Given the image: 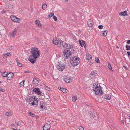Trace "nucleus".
Instances as JSON below:
<instances>
[{
	"label": "nucleus",
	"mask_w": 130,
	"mask_h": 130,
	"mask_svg": "<svg viewBox=\"0 0 130 130\" xmlns=\"http://www.w3.org/2000/svg\"><path fill=\"white\" fill-rule=\"evenodd\" d=\"M0 72H1L0 71Z\"/></svg>",
	"instance_id": "nucleus-63"
},
{
	"label": "nucleus",
	"mask_w": 130,
	"mask_h": 130,
	"mask_svg": "<svg viewBox=\"0 0 130 130\" xmlns=\"http://www.w3.org/2000/svg\"><path fill=\"white\" fill-rule=\"evenodd\" d=\"M88 115L90 116V117L92 118H94L95 117V114L91 111L89 112Z\"/></svg>",
	"instance_id": "nucleus-17"
},
{
	"label": "nucleus",
	"mask_w": 130,
	"mask_h": 130,
	"mask_svg": "<svg viewBox=\"0 0 130 130\" xmlns=\"http://www.w3.org/2000/svg\"><path fill=\"white\" fill-rule=\"evenodd\" d=\"M10 18L11 20L13 21L15 19H16V17L15 16L11 15L10 16Z\"/></svg>",
	"instance_id": "nucleus-29"
},
{
	"label": "nucleus",
	"mask_w": 130,
	"mask_h": 130,
	"mask_svg": "<svg viewBox=\"0 0 130 130\" xmlns=\"http://www.w3.org/2000/svg\"><path fill=\"white\" fill-rule=\"evenodd\" d=\"M72 53L71 51L68 52L64 51L63 52V57L65 59L69 58L71 57Z\"/></svg>",
	"instance_id": "nucleus-5"
},
{
	"label": "nucleus",
	"mask_w": 130,
	"mask_h": 130,
	"mask_svg": "<svg viewBox=\"0 0 130 130\" xmlns=\"http://www.w3.org/2000/svg\"><path fill=\"white\" fill-rule=\"evenodd\" d=\"M65 2H67L68 1V0H64Z\"/></svg>",
	"instance_id": "nucleus-58"
},
{
	"label": "nucleus",
	"mask_w": 130,
	"mask_h": 130,
	"mask_svg": "<svg viewBox=\"0 0 130 130\" xmlns=\"http://www.w3.org/2000/svg\"><path fill=\"white\" fill-rule=\"evenodd\" d=\"M126 50H130V46L127 45L126 46Z\"/></svg>",
	"instance_id": "nucleus-33"
},
{
	"label": "nucleus",
	"mask_w": 130,
	"mask_h": 130,
	"mask_svg": "<svg viewBox=\"0 0 130 130\" xmlns=\"http://www.w3.org/2000/svg\"><path fill=\"white\" fill-rule=\"evenodd\" d=\"M122 122L123 123V124L124 123V121L123 120L122 121Z\"/></svg>",
	"instance_id": "nucleus-55"
},
{
	"label": "nucleus",
	"mask_w": 130,
	"mask_h": 130,
	"mask_svg": "<svg viewBox=\"0 0 130 130\" xmlns=\"http://www.w3.org/2000/svg\"><path fill=\"white\" fill-rule=\"evenodd\" d=\"M53 43L55 45L60 44L61 46V45H63V42L61 40H59L58 39L54 38L53 40Z\"/></svg>",
	"instance_id": "nucleus-6"
},
{
	"label": "nucleus",
	"mask_w": 130,
	"mask_h": 130,
	"mask_svg": "<svg viewBox=\"0 0 130 130\" xmlns=\"http://www.w3.org/2000/svg\"><path fill=\"white\" fill-rule=\"evenodd\" d=\"M61 46L62 50H64V51L68 52V51H71L72 50L73 45H69L66 44L64 45H61Z\"/></svg>",
	"instance_id": "nucleus-4"
},
{
	"label": "nucleus",
	"mask_w": 130,
	"mask_h": 130,
	"mask_svg": "<svg viewBox=\"0 0 130 130\" xmlns=\"http://www.w3.org/2000/svg\"><path fill=\"white\" fill-rule=\"evenodd\" d=\"M42 8L43 10L46 9L47 7V5L46 4H44L42 5Z\"/></svg>",
	"instance_id": "nucleus-28"
},
{
	"label": "nucleus",
	"mask_w": 130,
	"mask_h": 130,
	"mask_svg": "<svg viewBox=\"0 0 130 130\" xmlns=\"http://www.w3.org/2000/svg\"><path fill=\"white\" fill-rule=\"evenodd\" d=\"M17 64L19 67H21L22 66V64L18 62H17Z\"/></svg>",
	"instance_id": "nucleus-34"
},
{
	"label": "nucleus",
	"mask_w": 130,
	"mask_h": 130,
	"mask_svg": "<svg viewBox=\"0 0 130 130\" xmlns=\"http://www.w3.org/2000/svg\"><path fill=\"white\" fill-rule=\"evenodd\" d=\"M11 126L12 127H13L14 126V125L13 124H12L11 125Z\"/></svg>",
	"instance_id": "nucleus-56"
},
{
	"label": "nucleus",
	"mask_w": 130,
	"mask_h": 130,
	"mask_svg": "<svg viewBox=\"0 0 130 130\" xmlns=\"http://www.w3.org/2000/svg\"><path fill=\"white\" fill-rule=\"evenodd\" d=\"M104 98L107 100H109L111 98V96L109 95L106 94L104 96Z\"/></svg>",
	"instance_id": "nucleus-22"
},
{
	"label": "nucleus",
	"mask_w": 130,
	"mask_h": 130,
	"mask_svg": "<svg viewBox=\"0 0 130 130\" xmlns=\"http://www.w3.org/2000/svg\"><path fill=\"white\" fill-rule=\"evenodd\" d=\"M116 47L117 48H119V47L118 46H117Z\"/></svg>",
	"instance_id": "nucleus-59"
},
{
	"label": "nucleus",
	"mask_w": 130,
	"mask_h": 130,
	"mask_svg": "<svg viewBox=\"0 0 130 130\" xmlns=\"http://www.w3.org/2000/svg\"><path fill=\"white\" fill-rule=\"evenodd\" d=\"M14 74L12 73H9L7 75V78L8 80H10L14 77Z\"/></svg>",
	"instance_id": "nucleus-8"
},
{
	"label": "nucleus",
	"mask_w": 130,
	"mask_h": 130,
	"mask_svg": "<svg viewBox=\"0 0 130 130\" xmlns=\"http://www.w3.org/2000/svg\"><path fill=\"white\" fill-rule=\"evenodd\" d=\"M129 117H130V116H129Z\"/></svg>",
	"instance_id": "nucleus-62"
},
{
	"label": "nucleus",
	"mask_w": 130,
	"mask_h": 130,
	"mask_svg": "<svg viewBox=\"0 0 130 130\" xmlns=\"http://www.w3.org/2000/svg\"><path fill=\"white\" fill-rule=\"evenodd\" d=\"M14 48V47L13 46H10L9 47V49H12Z\"/></svg>",
	"instance_id": "nucleus-45"
},
{
	"label": "nucleus",
	"mask_w": 130,
	"mask_h": 130,
	"mask_svg": "<svg viewBox=\"0 0 130 130\" xmlns=\"http://www.w3.org/2000/svg\"><path fill=\"white\" fill-rule=\"evenodd\" d=\"M127 53L128 54V56L129 57L130 56V52H127Z\"/></svg>",
	"instance_id": "nucleus-49"
},
{
	"label": "nucleus",
	"mask_w": 130,
	"mask_h": 130,
	"mask_svg": "<svg viewBox=\"0 0 130 130\" xmlns=\"http://www.w3.org/2000/svg\"><path fill=\"white\" fill-rule=\"evenodd\" d=\"M31 55L29 58L28 60L32 63H34L35 62L36 59L40 56L39 51L37 48H33L31 50Z\"/></svg>",
	"instance_id": "nucleus-1"
},
{
	"label": "nucleus",
	"mask_w": 130,
	"mask_h": 130,
	"mask_svg": "<svg viewBox=\"0 0 130 130\" xmlns=\"http://www.w3.org/2000/svg\"><path fill=\"white\" fill-rule=\"evenodd\" d=\"M79 130H84L83 127L82 126H80L79 128Z\"/></svg>",
	"instance_id": "nucleus-44"
},
{
	"label": "nucleus",
	"mask_w": 130,
	"mask_h": 130,
	"mask_svg": "<svg viewBox=\"0 0 130 130\" xmlns=\"http://www.w3.org/2000/svg\"><path fill=\"white\" fill-rule=\"evenodd\" d=\"M50 128V125L48 124H46L43 127V130H48Z\"/></svg>",
	"instance_id": "nucleus-11"
},
{
	"label": "nucleus",
	"mask_w": 130,
	"mask_h": 130,
	"mask_svg": "<svg viewBox=\"0 0 130 130\" xmlns=\"http://www.w3.org/2000/svg\"><path fill=\"white\" fill-rule=\"evenodd\" d=\"M30 99L31 100L34 101L35 102H38L39 101L38 98H37L36 97L34 96H33L31 97L30 98Z\"/></svg>",
	"instance_id": "nucleus-19"
},
{
	"label": "nucleus",
	"mask_w": 130,
	"mask_h": 130,
	"mask_svg": "<svg viewBox=\"0 0 130 130\" xmlns=\"http://www.w3.org/2000/svg\"><path fill=\"white\" fill-rule=\"evenodd\" d=\"M9 112H6L5 114L7 116H8L9 115Z\"/></svg>",
	"instance_id": "nucleus-50"
},
{
	"label": "nucleus",
	"mask_w": 130,
	"mask_h": 130,
	"mask_svg": "<svg viewBox=\"0 0 130 130\" xmlns=\"http://www.w3.org/2000/svg\"><path fill=\"white\" fill-rule=\"evenodd\" d=\"M53 18L55 21H56L57 20V17L55 16H53Z\"/></svg>",
	"instance_id": "nucleus-38"
},
{
	"label": "nucleus",
	"mask_w": 130,
	"mask_h": 130,
	"mask_svg": "<svg viewBox=\"0 0 130 130\" xmlns=\"http://www.w3.org/2000/svg\"><path fill=\"white\" fill-rule=\"evenodd\" d=\"M13 21L15 22L19 23L20 21V19L16 17V19H15Z\"/></svg>",
	"instance_id": "nucleus-25"
},
{
	"label": "nucleus",
	"mask_w": 130,
	"mask_h": 130,
	"mask_svg": "<svg viewBox=\"0 0 130 130\" xmlns=\"http://www.w3.org/2000/svg\"><path fill=\"white\" fill-rule=\"evenodd\" d=\"M107 31L105 30L104 31H102V34L104 36H106L107 34Z\"/></svg>",
	"instance_id": "nucleus-30"
},
{
	"label": "nucleus",
	"mask_w": 130,
	"mask_h": 130,
	"mask_svg": "<svg viewBox=\"0 0 130 130\" xmlns=\"http://www.w3.org/2000/svg\"><path fill=\"white\" fill-rule=\"evenodd\" d=\"M45 104L44 102L43 101L41 102L40 103V108L42 109H45Z\"/></svg>",
	"instance_id": "nucleus-16"
},
{
	"label": "nucleus",
	"mask_w": 130,
	"mask_h": 130,
	"mask_svg": "<svg viewBox=\"0 0 130 130\" xmlns=\"http://www.w3.org/2000/svg\"><path fill=\"white\" fill-rule=\"evenodd\" d=\"M79 42L82 47L83 46V45L85 43V41L83 40L81 41L80 40H79Z\"/></svg>",
	"instance_id": "nucleus-24"
},
{
	"label": "nucleus",
	"mask_w": 130,
	"mask_h": 130,
	"mask_svg": "<svg viewBox=\"0 0 130 130\" xmlns=\"http://www.w3.org/2000/svg\"><path fill=\"white\" fill-rule=\"evenodd\" d=\"M1 75L2 77H6L8 75V73L6 71L3 72H1Z\"/></svg>",
	"instance_id": "nucleus-20"
},
{
	"label": "nucleus",
	"mask_w": 130,
	"mask_h": 130,
	"mask_svg": "<svg viewBox=\"0 0 130 130\" xmlns=\"http://www.w3.org/2000/svg\"><path fill=\"white\" fill-rule=\"evenodd\" d=\"M25 82V80H24L20 82L19 83L20 86L21 87L24 86V84Z\"/></svg>",
	"instance_id": "nucleus-27"
},
{
	"label": "nucleus",
	"mask_w": 130,
	"mask_h": 130,
	"mask_svg": "<svg viewBox=\"0 0 130 130\" xmlns=\"http://www.w3.org/2000/svg\"><path fill=\"white\" fill-rule=\"evenodd\" d=\"M35 24L38 27H41V25L39 20H37L35 21Z\"/></svg>",
	"instance_id": "nucleus-21"
},
{
	"label": "nucleus",
	"mask_w": 130,
	"mask_h": 130,
	"mask_svg": "<svg viewBox=\"0 0 130 130\" xmlns=\"http://www.w3.org/2000/svg\"><path fill=\"white\" fill-rule=\"evenodd\" d=\"M12 129H13L14 130H19V129H15L14 128H12Z\"/></svg>",
	"instance_id": "nucleus-57"
},
{
	"label": "nucleus",
	"mask_w": 130,
	"mask_h": 130,
	"mask_svg": "<svg viewBox=\"0 0 130 130\" xmlns=\"http://www.w3.org/2000/svg\"><path fill=\"white\" fill-rule=\"evenodd\" d=\"M88 26L89 27H92L93 25V21L91 20H89L87 21Z\"/></svg>",
	"instance_id": "nucleus-12"
},
{
	"label": "nucleus",
	"mask_w": 130,
	"mask_h": 130,
	"mask_svg": "<svg viewBox=\"0 0 130 130\" xmlns=\"http://www.w3.org/2000/svg\"><path fill=\"white\" fill-rule=\"evenodd\" d=\"M127 43L128 44L130 43V40H128L127 42Z\"/></svg>",
	"instance_id": "nucleus-51"
},
{
	"label": "nucleus",
	"mask_w": 130,
	"mask_h": 130,
	"mask_svg": "<svg viewBox=\"0 0 130 130\" xmlns=\"http://www.w3.org/2000/svg\"><path fill=\"white\" fill-rule=\"evenodd\" d=\"M33 101V102H32L31 104L32 105H35L37 106V105L38 104V102H36L34 101Z\"/></svg>",
	"instance_id": "nucleus-32"
},
{
	"label": "nucleus",
	"mask_w": 130,
	"mask_h": 130,
	"mask_svg": "<svg viewBox=\"0 0 130 130\" xmlns=\"http://www.w3.org/2000/svg\"><path fill=\"white\" fill-rule=\"evenodd\" d=\"M65 81L67 83H69L71 80V77L68 75L64 79Z\"/></svg>",
	"instance_id": "nucleus-14"
},
{
	"label": "nucleus",
	"mask_w": 130,
	"mask_h": 130,
	"mask_svg": "<svg viewBox=\"0 0 130 130\" xmlns=\"http://www.w3.org/2000/svg\"><path fill=\"white\" fill-rule=\"evenodd\" d=\"M48 123H50V121H48Z\"/></svg>",
	"instance_id": "nucleus-61"
},
{
	"label": "nucleus",
	"mask_w": 130,
	"mask_h": 130,
	"mask_svg": "<svg viewBox=\"0 0 130 130\" xmlns=\"http://www.w3.org/2000/svg\"><path fill=\"white\" fill-rule=\"evenodd\" d=\"M33 81L34 82V84H38L39 82V79L36 77H34V78Z\"/></svg>",
	"instance_id": "nucleus-18"
},
{
	"label": "nucleus",
	"mask_w": 130,
	"mask_h": 130,
	"mask_svg": "<svg viewBox=\"0 0 130 130\" xmlns=\"http://www.w3.org/2000/svg\"><path fill=\"white\" fill-rule=\"evenodd\" d=\"M6 12V11L4 10H2L1 11V13L2 14Z\"/></svg>",
	"instance_id": "nucleus-48"
},
{
	"label": "nucleus",
	"mask_w": 130,
	"mask_h": 130,
	"mask_svg": "<svg viewBox=\"0 0 130 130\" xmlns=\"http://www.w3.org/2000/svg\"><path fill=\"white\" fill-rule=\"evenodd\" d=\"M46 89L48 91H50L51 90L47 86H46L45 87Z\"/></svg>",
	"instance_id": "nucleus-41"
},
{
	"label": "nucleus",
	"mask_w": 130,
	"mask_h": 130,
	"mask_svg": "<svg viewBox=\"0 0 130 130\" xmlns=\"http://www.w3.org/2000/svg\"><path fill=\"white\" fill-rule=\"evenodd\" d=\"M70 62L73 66H76L79 63V58L76 57H72L70 59Z\"/></svg>",
	"instance_id": "nucleus-3"
},
{
	"label": "nucleus",
	"mask_w": 130,
	"mask_h": 130,
	"mask_svg": "<svg viewBox=\"0 0 130 130\" xmlns=\"http://www.w3.org/2000/svg\"><path fill=\"white\" fill-rule=\"evenodd\" d=\"M73 38L74 39V40L75 41H76L77 40L76 38L75 37H73Z\"/></svg>",
	"instance_id": "nucleus-52"
},
{
	"label": "nucleus",
	"mask_w": 130,
	"mask_h": 130,
	"mask_svg": "<svg viewBox=\"0 0 130 130\" xmlns=\"http://www.w3.org/2000/svg\"><path fill=\"white\" fill-rule=\"evenodd\" d=\"M86 59L89 62H90L92 59L91 56L88 53L86 55Z\"/></svg>",
	"instance_id": "nucleus-13"
},
{
	"label": "nucleus",
	"mask_w": 130,
	"mask_h": 130,
	"mask_svg": "<svg viewBox=\"0 0 130 130\" xmlns=\"http://www.w3.org/2000/svg\"><path fill=\"white\" fill-rule=\"evenodd\" d=\"M123 67H125V68H126V67H125V66H123Z\"/></svg>",
	"instance_id": "nucleus-60"
},
{
	"label": "nucleus",
	"mask_w": 130,
	"mask_h": 130,
	"mask_svg": "<svg viewBox=\"0 0 130 130\" xmlns=\"http://www.w3.org/2000/svg\"><path fill=\"white\" fill-rule=\"evenodd\" d=\"M93 90L95 92V94L96 95H100L103 93L101 87L98 84H94Z\"/></svg>",
	"instance_id": "nucleus-2"
},
{
	"label": "nucleus",
	"mask_w": 130,
	"mask_h": 130,
	"mask_svg": "<svg viewBox=\"0 0 130 130\" xmlns=\"http://www.w3.org/2000/svg\"><path fill=\"white\" fill-rule=\"evenodd\" d=\"M6 56H11V54L9 52H8L6 54Z\"/></svg>",
	"instance_id": "nucleus-40"
},
{
	"label": "nucleus",
	"mask_w": 130,
	"mask_h": 130,
	"mask_svg": "<svg viewBox=\"0 0 130 130\" xmlns=\"http://www.w3.org/2000/svg\"><path fill=\"white\" fill-rule=\"evenodd\" d=\"M119 15L120 16H123L128 15V14L127 13V11H125L123 12H120L119 13Z\"/></svg>",
	"instance_id": "nucleus-15"
},
{
	"label": "nucleus",
	"mask_w": 130,
	"mask_h": 130,
	"mask_svg": "<svg viewBox=\"0 0 130 130\" xmlns=\"http://www.w3.org/2000/svg\"><path fill=\"white\" fill-rule=\"evenodd\" d=\"M18 28H16L13 32L9 33L10 36V37H13L15 35L17 32V30H18Z\"/></svg>",
	"instance_id": "nucleus-9"
},
{
	"label": "nucleus",
	"mask_w": 130,
	"mask_h": 130,
	"mask_svg": "<svg viewBox=\"0 0 130 130\" xmlns=\"http://www.w3.org/2000/svg\"><path fill=\"white\" fill-rule=\"evenodd\" d=\"M77 98L74 96H73L72 98V101L73 102H75L77 99Z\"/></svg>",
	"instance_id": "nucleus-31"
},
{
	"label": "nucleus",
	"mask_w": 130,
	"mask_h": 130,
	"mask_svg": "<svg viewBox=\"0 0 130 130\" xmlns=\"http://www.w3.org/2000/svg\"><path fill=\"white\" fill-rule=\"evenodd\" d=\"M24 72L25 73H29L30 72L28 71H24Z\"/></svg>",
	"instance_id": "nucleus-46"
},
{
	"label": "nucleus",
	"mask_w": 130,
	"mask_h": 130,
	"mask_svg": "<svg viewBox=\"0 0 130 130\" xmlns=\"http://www.w3.org/2000/svg\"><path fill=\"white\" fill-rule=\"evenodd\" d=\"M95 61L97 63H99V59L98 58H96L95 59Z\"/></svg>",
	"instance_id": "nucleus-39"
},
{
	"label": "nucleus",
	"mask_w": 130,
	"mask_h": 130,
	"mask_svg": "<svg viewBox=\"0 0 130 130\" xmlns=\"http://www.w3.org/2000/svg\"><path fill=\"white\" fill-rule=\"evenodd\" d=\"M65 66L64 64L62 63H59L57 66L58 69L60 71H62L65 69Z\"/></svg>",
	"instance_id": "nucleus-7"
},
{
	"label": "nucleus",
	"mask_w": 130,
	"mask_h": 130,
	"mask_svg": "<svg viewBox=\"0 0 130 130\" xmlns=\"http://www.w3.org/2000/svg\"><path fill=\"white\" fill-rule=\"evenodd\" d=\"M91 75H92L93 76H96L97 74L96 71H94L91 72L90 74Z\"/></svg>",
	"instance_id": "nucleus-26"
},
{
	"label": "nucleus",
	"mask_w": 130,
	"mask_h": 130,
	"mask_svg": "<svg viewBox=\"0 0 130 130\" xmlns=\"http://www.w3.org/2000/svg\"><path fill=\"white\" fill-rule=\"evenodd\" d=\"M108 67L111 70H112V67L111 66V65L109 63L108 65Z\"/></svg>",
	"instance_id": "nucleus-35"
},
{
	"label": "nucleus",
	"mask_w": 130,
	"mask_h": 130,
	"mask_svg": "<svg viewBox=\"0 0 130 130\" xmlns=\"http://www.w3.org/2000/svg\"><path fill=\"white\" fill-rule=\"evenodd\" d=\"M5 90L4 89H2V88L0 87V91L2 92H4Z\"/></svg>",
	"instance_id": "nucleus-42"
},
{
	"label": "nucleus",
	"mask_w": 130,
	"mask_h": 130,
	"mask_svg": "<svg viewBox=\"0 0 130 130\" xmlns=\"http://www.w3.org/2000/svg\"><path fill=\"white\" fill-rule=\"evenodd\" d=\"M29 115L30 116H34V114L32 113L31 112H29Z\"/></svg>",
	"instance_id": "nucleus-43"
},
{
	"label": "nucleus",
	"mask_w": 130,
	"mask_h": 130,
	"mask_svg": "<svg viewBox=\"0 0 130 130\" xmlns=\"http://www.w3.org/2000/svg\"><path fill=\"white\" fill-rule=\"evenodd\" d=\"M21 124V122H18V123H17V125L19 126Z\"/></svg>",
	"instance_id": "nucleus-47"
},
{
	"label": "nucleus",
	"mask_w": 130,
	"mask_h": 130,
	"mask_svg": "<svg viewBox=\"0 0 130 130\" xmlns=\"http://www.w3.org/2000/svg\"><path fill=\"white\" fill-rule=\"evenodd\" d=\"M54 15V14L53 13H50L49 14L48 17L49 18H50L51 17Z\"/></svg>",
	"instance_id": "nucleus-36"
},
{
	"label": "nucleus",
	"mask_w": 130,
	"mask_h": 130,
	"mask_svg": "<svg viewBox=\"0 0 130 130\" xmlns=\"http://www.w3.org/2000/svg\"><path fill=\"white\" fill-rule=\"evenodd\" d=\"M60 89H59V88H58V89H60V90L62 91L63 93H66L67 92V90L66 89L63 88H60Z\"/></svg>",
	"instance_id": "nucleus-23"
},
{
	"label": "nucleus",
	"mask_w": 130,
	"mask_h": 130,
	"mask_svg": "<svg viewBox=\"0 0 130 130\" xmlns=\"http://www.w3.org/2000/svg\"><path fill=\"white\" fill-rule=\"evenodd\" d=\"M83 45H84V47L85 48V47H86V45L85 44H85H83Z\"/></svg>",
	"instance_id": "nucleus-53"
},
{
	"label": "nucleus",
	"mask_w": 130,
	"mask_h": 130,
	"mask_svg": "<svg viewBox=\"0 0 130 130\" xmlns=\"http://www.w3.org/2000/svg\"><path fill=\"white\" fill-rule=\"evenodd\" d=\"M33 92L36 93L38 95L41 94V93L40 91V90L39 88H34L33 90Z\"/></svg>",
	"instance_id": "nucleus-10"
},
{
	"label": "nucleus",
	"mask_w": 130,
	"mask_h": 130,
	"mask_svg": "<svg viewBox=\"0 0 130 130\" xmlns=\"http://www.w3.org/2000/svg\"><path fill=\"white\" fill-rule=\"evenodd\" d=\"M3 56H5L6 55V54H3Z\"/></svg>",
	"instance_id": "nucleus-54"
},
{
	"label": "nucleus",
	"mask_w": 130,
	"mask_h": 130,
	"mask_svg": "<svg viewBox=\"0 0 130 130\" xmlns=\"http://www.w3.org/2000/svg\"><path fill=\"white\" fill-rule=\"evenodd\" d=\"M103 28V26L102 25H100L98 26V28L100 29H101Z\"/></svg>",
	"instance_id": "nucleus-37"
}]
</instances>
